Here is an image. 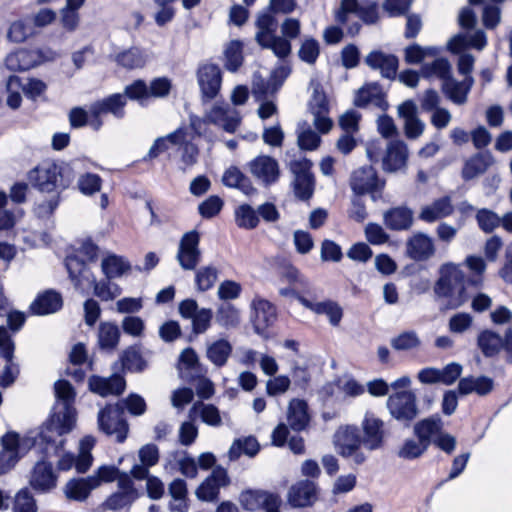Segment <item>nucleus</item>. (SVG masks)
<instances>
[{"label":"nucleus","instance_id":"f8f14e48","mask_svg":"<svg viewBox=\"0 0 512 512\" xmlns=\"http://www.w3.org/2000/svg\"><path fill=\"white\" fill-rule=\"evenodd\" d=\"M53 58L54 52L50 50L44 52L39 49H19L7 55L5 65L11 71H22Z\"/></svg>","mask_w":512,"mask_h":512},{"label":"nucleus","instance_id":"680f3d73","mask_svg":"<svg viewBox=\"0 0 512 512\" xmlns=\"http://www.w3.org/2000/svg\"><path fill=\"white\" fill-rule=\"evenodd\" d=\"M277 85L269 79L266 81L259 74H254L252 81V94L256 100H265L277 92Z\"/></svg>","mask_w":512,"mask_h":512},{"label":"nucleus","instance_id":"9d476101","mask_svg":"<svg viewBox=\"0 0 512 512\" xmlns=\"http://www.w3.org/2000/svg\"><path fill=\"white\" fill-rule=\"evenodd\" d=\"M350 186L356 195L370 194L372 199L376 200L384 183L378 179L372 166H363L354 170L351 174Z\"/></svg>","mask_w":512,"mask_h":512},{"label":"nucleus","instance_id":"2eb2a0df","mask_svg":"<svg viewBox=\"0 0 512 512\" xmlns=\"http://www.w3.org/2000/svg\"><path fill=\"white\" fill-rule=\"evenodd\" d=\"M312 96L309 102L310 111L314 116V126L321 133H327L332 127V120L327 116L328 101L318 82H312Z\"/></svg>","mask_w":512,"mask_h":512},{"label":"nucleus","instance_id":"1a4fd4ad","mask_svg":"<svg viewBox=\"0 0 512 512\" xmlns=\"http://www.w3.org/2000/svg\"><path fill=\"white\" fill-rule=\"evenodd\" d=\"M199 243L200 234L196 230L186 232L181 237L176 259L183 270H195L200 263L202 253Z\"/></svg>","mask_w":512,"mask_h":512},{"label":"nucleus","instance_id":"5fc2aeb1","mask_svg":"<svg viewBox=\"0 0 512 512\" xmlns=\"http://www.w3.org/2000/svg\"><path fill=\"white\" fill-rule=\"evenodd\" d=\"M421 73L426 78H439L443 83L452 76V67L446 58H437L432 63L423 65Z\"/></svg>","mask_w":512,"mask_h":512},{"label":"nucleus","instance_id":"0eeeda50","mask_svg":"<svg viewBox=\"0 0 512 512\" xmlns=\"http://www.w3.org/2000/svg\"><path fill=\"white\" fill-rule=\"evenodd\" d=\"M123 406L108 405L98 414L99 428L107 435L115 436L118 442H123L128 433V424L123 418Z\"/></svg>","mask_w":512,"mask_h":512},{"label":"nucleus","instance_id":"f3484780","mask_svg":"<svg viewBox=\"0 0 512 512\" xmlns=\"http://www.w3.org/2000/svg\"><path fill=\"white\" fill-rule=\"evenodd\" d=\"M318 485L310 480H300L287 493V501L294 508L312 506L318 498Z\"/></svg>","mask_w":512,"mask_h":512},{"label":"nucleus","instance_id":"c85d7f7f","mask_svg":"<svg viewBox=\"0 0 512 512\" xmlns=\"http://www.w3.org/2000/svg\"><path fill=\"white\" fill-rule=\"evenodd\" d=\"M453 212L452 199L449 196H444L424 205L419 213V219L426 223H433L449 217Z\"/></svg>","mask_w":512,"mask_h":512},{"label":"nucleus","instance_id":"603ef678","mask_svg":"<svg viewBox=\"0 0 512 512\" xmlns=\"http://www.w3.org/2000/svg\"><path fill=\"white\" fill-rule=\"evenodd\" d=\"M115 61L123 68L131 70L144 67L147 57L142 50L133 47L118 53L115 56Z\"/></svg>","mask_w":512,"mask_h":512},{"label":"nucleus","instance_id":"39448f33","mask_svg":"<svg viewBox=\"0 0 512 512\" xmlns=\"http://www.w3.org/2000/svg\"><path fill=\"white\" fill-rule=\"evenodd\" d=\"M241 117L235 108L227 103L216 102L205 112L203 118L193 116L190 118V126L198 136L208 137L207 124L221 127L228 133H234L240 125Z\"/></svg>","mask_w":512,"mask_h":512},{"label":"nucleus","instance_id":"13d9d810","mask_svg":"<svg viewBox=\"0 0 512 512\" xmlns=\"http://www.w3.org/2000/svg\"><path fill=\"white\" fill-rule=\"evenodd\" d=\"M439 49L436 47H421L418 44H413L406 47L404 51V58L408 64H419L426 58L436 57Z\"/></svg>","mask_w":512,"mask_h":512},{"label":"nucleus","instance_id":"cd10ccee","mask_svg":"<svg viewBox=\"0 0 512 512\" xmlns=\"http://www.w3.org/2000/svg\"><path fill=\"white\" fill-rule=\"evenodd\" d=\"M365 63L373 70H379L385 78L392 79L396 76L398 69V59L392 54L380 50L370 52Z\"/></svg>","mask_w":512,"mask_h":512},{"label":"nucleus","instance_id":"864d4df0","mask_svg":"<svg viewBox=\"0 0 512 512\" xmlns=\"http://www.w3.org/2000/svg\"><path fill=\"white\" fill-rule=\"evenodd\" d=\"M192 137L188 129L184 127V141L179 143L181 152V170L186 171L197 163L199 150L198 147L191 142Z\"/></svg>","mask_w":512,"mask_h":512},{"label":"nucleus","instance_id":"09e8293b","mask_svg":"<svg viewBox=\"0 0 512 512\" xmlns=\"http://www.w3.org/2000/svg\"><path fill=\"white\" fill-rule=\"evenodd\" d=\"M232 352V346L228 340L218 339L207 344L206 356L217 367L226 364Z\"/></svg>","mask_w":512,"mask_h":512},{"label":"nucleus","instance_id":"bf43d9fd","mask_svg":"<svg viewBox=\"0 0 512 512\" xmlns=\"http://www.w3.org/2000/svg\"><path fill=\"white\" fill-rule=\"evenodd\" d=\"M428 445L421 439H406L398 450V456L405 460H413L420 457L427 449Z\"/></svg>","mask_w":512,"mask_h":512},{"label":"nucleus","instance_id":"6ab92c4d","mask_svg":"<svg viewBox=\"0 0 512 512\" xmlns=\"http://www.w3.org/2000/svg\"><path fill=\"white\" fill-rule=\"evenodd\" d=\"M487 45V36L483 30L460 32L454 35L447 43L451 53H461L467 49L482 51Z\"/></svg>","mask_w":512,"mask_h":512},{"label":"nucleus","instance_id":"4468645a","mask_svg":"<svg viewBox=\"0 0 512 512\" xmlns=\"http://www.w3.org/2000/svg\"><path fill=\"white\" fill-rule=\"evenodd\" d=\"M362 446L374 451L382 448L385 439L384 422L371 412H366L361 422Z\"/></svg>","mask_w":512,"mask_h":512},{"label":"nucleus","instance_id":"b1692460","mask_svg":"<svg viewBox=\"0 0 512 512\" xmlns=\"http://www.w3.org/2000/svg\"><path fill=\"white\" fill-rule=\"evenodd\" d=\"M229 484V477L225 469L215 468L211 475L197 488L196 495L200 500L211 502L217 499L219 489Z\"/></svg>","mask_w":512,"mask_h":512},{"label":"nucleus","instance_id":"c756f323","mask_svg":"<svg viewBox=\"0 0 512 512\" xmlns=\"http://www.w3.org/2000/svg\"><path fill=\"white\" fill-rule=\"evenodd\" d=\"M473 84L474 79L472 76L465 77L463 81H457L451 76L442 83V91L454 104L463 105L467 101L468 93Z\"/></svg>","mask_w":512,"mask_h":512},{"label":"nucleus","instance_id":"393cba45","mask_svg":"<svg viewBox=\"0 0 512 512\" xmlns=\"http://www.w3.org/2000/svg\"><path fill=\"white\" fill-rule=\"evenodd\" d=\"M333 442L337 452L346 458L362 445L357 427L349 425L341 426L336 430Z\"/></svg>","mask_w":512,"mask_h":512},{"label":"nucleus","instance_id":"f257e3e1","mask_svg":"<svg viewBox=\"0 0 512 512\" xmlns=\"http://www.w3.org/2000/svg\"><path fill=\"white\" fill-rule=\"evenodd\" d=\"M57 404L50 419L39 433V444H45L47 455L59 454L64 440L61 438L69 433L76 423V410L73 407L75 392L68 381L59 380L54 385Z\"/></svg>","mask_w":512,"mask_h":512},{"label":"nucleus","instance_id":"052dcab7","mask_svg":"<svg viewBox=\"0 0 512 512\" xmlns=\"http://www.w3.org/2000/svg\"><path fill=\"white\" fill-rule=\"evenodd\" d=\"M93 293L102 301H111L121 295L122 289L118 284L106 278L105 280L96 281Z\"/></svg>","mask_w":512,"mask_h":512},{"label":"nucleus","instance_id":"6e6d98bb","mask_svg":"<svg viewBox=\"0 0 512 512\" xmlns=\"http://www.w3.org/2000/svg\"><path fill=\"white\" fill-rule=\"evenodd\" d=\"M120 331L116 324L103 322L98 330V343L102 349L112 350L119 341Z\"/></svg>","mask_w":512,"mask_h":512},{"label":"nucleus","instance_id":"473e14b6","mask_svg":"<svg viewBox=\"0 0 512 512\" xmlns=\"http://www.w3.org/2000/svg\"><path fill=\"white\" fill-rule=\"evenodd\" d=\"M56 482L52 465L45 461L37 462L31 475V486L37 491L47 492L56 486Z\"/></svg>","mask_w":512,"mask_h":512},{"label":"nucleus","instance_id":"aec40b11","mask_svg":"<svg viewBox=\"0 0 512 512\" xmlns=\"http://www.w3.org/2000/svg\"><path fill=\"white\" fill-rule=\"evenodd\" d=\"M249 172L264 185L275 183L279 178L278 162L267 155H259L248 163Z\"/></svg>","mask_w":512,"mask_h":512},{"label":"nucleus","instance_id":"dca6fc26","mask_svg":"<svg viewBox=\"0 0 512 512\" xmlns=\"http://www.w3.org/2000/svg\"><path fill=\"white\" fill-rule=\"evenodd\" d=\"M125 105L126 96L122 94H113L101 101L93 103L90 106V113L95 119L90 120V126L98 130L102 125L100 117L106 113H111L117 118H122L124 116Z\"/></svg>","mask_w":512,"mask_h":512},{"label":"nucleus","instance_id":"bb28decb","mask_svg":"<svg viewBox=\"0 0 512 512\" xmlns=\"http://www.w3.org/2000/svg\"><path fill=\"white\" fill-rule=\"evenodd\" d=\"M254 309L253 326L256 333L262 335L276 320V308L267 300L255 298L252 301Z\"/></svg>","mask_w":512,"mask_h":512},{"label":"nucleus","instance_id":"49530a36","mask_svg":"<svg viewBox=\"0 0 512 512\" xmlns=\"http://www.w3.org/2000/svg\"><path fill=\"white\" fill-rule=\"evenodd\" d=\"M179 375L186 381H192L199 372L198 356L191 348L182 351L178 363Z\"/></svg>","mask_w":512,"mask_h":512},{"label":"nucleus","instance_id":"4c0bfd02","mask_svg":"<svg viewBox=\"0 0 512 512\" xmlns=\"http://www.w3.org/2000/svg\"><path fill=\"white\" fill-rule=\"evenodd\" d=\"M384 223L391 230H407L413 224V212L407 207H396L384 214Z\"/></svg>","mask_w":512,"mask_h":512},{"label":"nucleus","instance_id":"8fccbe9b","mask_svg":"<svg viewBox=\"0 0 512 512\" xmlns=\"http://www.w3.org/2000/svg\"><path fill=\"white\" fill-rule=\"evenodd\" d=\"M183 141L184 127H180L174 132L168 134L167 136L157 138L150 147L147 157L150 159H154L158 157L161 153L168 150L170 145L176 146Z\"/></svg>","mask_w":512,"mask_h":512},{"label":"nucleus","instance_id":"72a5a7b5","mask_svg":"<svg viewBox=\"0 0 512 512\" xmlns=\"http://www.w3.org/2000/svg\"><path fill=\"white\" fill-rule=\"evenodd\" d=\"M408 157L407 146L402 141H392L387 147L386 156L383 159V168L389 172H395L406 165Z\"/></svg>","mask_w":512,"mask_h":512},{"label":"nucleus","instance_id":"79ce46f5","mask_svg":"<svg viewBox=\"0 0 512 512\" xmlns=\"http://www.w3.org/2000/svg\"><path fill=\"white\" fill-rule=\"evenodd\" d=\"M494 382L491 378L486 376L481 377H466L462 378L458 384V391L462 395H468L473 392L478 395H486L493 389Z\"/></svg>","mask_w":512,"mask_h":512},{"label":"nucleus","instance_id":"0e129e2a","mask_svg":"<svg viewBox=\"0 0 512 512\" xmlns=\"http://www.w3.org/2000/svg\"><path fill=\"white\" fill-rule=\"evenodd\" d=\"M235 219L236 224L244 229H253L259 222L256 211L247 204L241 205L236 209Z\"/></svg>","mask_w":512,"mask_h":512},{"label":"nucleus","instance_id":"f03ea898","mask_svg":"<svg viewBox=\"0 0 512 512\" xmlns=\"http://www.w3.org/2000/svg\"><path fill=\"white\" fill-rule=\"evenodd\" d=\"M256 42L265 49H270L279 59H285L291 53L289 39H295L300 34V22L294 18H287L281 25L283 36H277V23L269 13H262L256 20Z\"/></svg>","mask_w":512,"mask_h":512},{"label":"nucleus","instance_id":"e433bc0d","mask_svg":"<svg viewBox=\"0 0 512 512\" xmlns=\"http://www.w3.org/2000/svg\"><path fill=\"white\" fill-rule=\"evenodd\" d=\"M62 307V297L59 293L48 290L40 294L31 304V310L37 315L55 313Z\"/></svg>","mask_w":512,"mask_h":512},{"label":"nucleus","instance_id":"de8ad7c7","mask_svg":"<svg viewBox=\"0 0 512 512\" xmlns=\"http://www.w3.org/2000/svg\"><path fill=\"white\" fill-rule=\"evenodd\" d=\"M477 344L484 356L493 357L502 349L503 337L492 330L485 329L479 333Z\"/></svg>","mask_w":512,"mask_h":512},{"label":"nucleus","instance_id":"5701e85b","mask_svg":"<svg viewBox=\"0 0 512 512\" xmlns=\"http://www.w3.org/2000/svg\"><path fill=\"white\" fill-rule=\"evenodd\" d=\"M406 254L414 261H426L434 256L433 239L422 232L414 233L406 242Z\"/></svg>","mask_w":512,"mask_h":512},{"label":"nucleus","instance_id":"7ed1b4c3","mask_svg":"<svg viewBox=\"0 0 512 512\" xmlns=\"http://www.w3.org/2000/svg\"><path fill=\"white\" fill-rule=\"evenodd\" d=\"M434 291L441 298L447 309H457L469 299L465 287V274L459 265L444 264L440 269V277Z\"/></svg>","mask_w":512,"mask_h":512},{"label":"nucleus","instance_id":"e2e57ef3","mask_svg":"<svg viewBox=\"0 0 512 512\" xmlns=\"http://www.w3.org/2000/svg\"><path fill=\"white\" fill-rule=\"evenodd\" d=\"M243 45L238 40H232L229 42L225 49V66L230 71H236L242 64L243 55H242Z\"/></svg>","mask_w":512,"mask_h":512},{"label":"nucleus","instance_id":"9b49d317","mask_svg":"<svg viewBox=\"0 0 512 512\" xmlns=\"http://www.w3.org/2000/svg\"><path fill=\"white\" fill-rule=\"evenodd\" d=\"M96 440L88 435L79 442V453L77 458L72 453H63L58 460L60 470H69L75 466L78 473H85L92 465L93 457L91 450L95 446Z\"/></svg>","mask_w":512,"mask_h":512},{"label":"nucleus","instance_id":"412c9836","mask_svg":"<svg viewBox=\"0 0 512 512\" xmlns=\"http://www.w3.org/2000/svg\"><path fill=\"white\" fill-rule=\"evenodd\" d=\"M14 344L6 328L0 326V354L6 360L3 371L0 373V385L10 386L18 375V368L13 364Z\"/></svg>","mask_w":512,"mask_h":512},{"label":"nucleus","instance_id":"774afa93","mask_svg":"<svg viewBox=\"0 0 512 512\" xmlns=\"http://www.w3.org/2000/svg\"><path fill=\"white\" fill-rule=\"evenodd\" d=\"M320 136L306 123L299 126L298 145L303 150H314L320 144Z\"/></svg>","mask_w":512,"mask_h":512},{"label":"nucleus","instance_id":"c03bdc74","mask_svg":"<svg viewBox=\"0 0 512 512\" xmlns=\"http://www.w3.org/2000/svg\"><path fill=\"white\" fill-rule=\"evenodd\" d=\"M97 488V483L90 477L70 480L65 486V494L69 499L84 501L90 492Z\"/></svg>","mask_w":512,"mask_h":512},{"label":"nucleus","instance_id":"20e7f679","mask_svg":"<svg viewBox=\"0 0 512 512\" xmlns=\"http://www.w3.org/2000/svg\"><path fill=\"white\" fill-rule=\"evenodd\" d=\"M66 172H70L69 165L61 167L52 162H44L29 171L28 180L42 193L59 195L69 186L73 178V175L65 177Z\"/></svg>","mask_w":512,"mask_h":512},{"label":"nucleus","instance_id":"338daca9","mask_svg":"<svg viewBox=\"0 0 512 512\" xmlns=\"http://www.w3.org/2000/svg\"><path fill=\"white\" fill-rule=\"evenodd\" d=\"M217 321L226 328L236 327L240 323V312L231 304H223L218 309Z\"/></svg>","mask_w":512,"mask_h":512},{"label":"nucleus","instance_id":"37998d69","mask_svg":"<svg viewBox=\"0 0 512 512\" xmlns=\"http://www.w3.org/2000/svg\"><path fill=\"white\" fill-rule=\"evenodd\" d=\"M493 164V157L489 153H478L466 161L462 176L465 180H471L483 174Z\"/></svg>","mask_w":512,"mask_h":512},{"label":"nucleus","instance_id":"a211bd4d","mask_svg":"<svg viewBox=\"0 0 512 512\" xmlns=\"http://www.w3.org/2000/svg\"><path fill=\"white\" fill-rule=\"evenodd\" d=\"M65 265L74 287L82 294H88L97 281L93 272L76 257H68Z\"/></svg>","mask_w":512,"mask_h":512},{"label":"nucleus","instance_id":"2f4dec72","mask_svg":"<svg viewBox=\"0 0 512 512\" xmlns=\"http://www.w3.org/2000/svg\"><path fill=\"white\" fill-rule=\"evenodd\" d=\"M125 386V380L120 375H113L108 378L92 376L89 379L90 390L102 397L120 395L124 391Z\"/></svg>","mask_w":512,"mask_h":512},{"label":"nucleus","instance_id":"423d86ee","mask_svg":"<svg viewBox=\"0 0 512 512\" xmlns=\"http://www.w3.org/2000/svg\"><path fill=\"white\" fill-rule=\"evenodd\" d=\"M0 475L9 472L34 445L31 438L9 431L1 437Z\"/></svg>","mask_w":512,"mask_h":512},{"label":"nucleus","instance_id":"69168bd1","mask_svg":"<svg viewBox=\"0 0 512 512\" xmlns=\"http://www.w3.org/2000/svg\"><path fill=\"white\" fill-rule=\"evenodd\" d=\"M34 33V28L30 22L18 20L10 25L7 37L12 42L20 43L25 41L29 36L33 35Z\"/></svg>","mask_w":512,"mask_h":512},{"label":"nucleus","instance_id":"ea45409f","mask_svg":"<svg viewBox=\"0 0 512 512\" xmlns=\"http://www.w3.org/2000/svg\"><path fill=\"white\" fill-rule=\"evenodd\" d=\"M287 420L293 430H304L310 420L306 402L300 399H292L288 406Z\"/></svg>","mask_w":512,"mask_h":512},{"label":"nucleus","instance_id":"4d7b16f0","mask_svg":"<svg viewBox=\"0 0 512 512\" xmlns=\"http://www.w3.org/2000/svg\"><path fill=\"white\" fill-rule=\"evenodd\" d=\"M219 271L213 265L200 267L195 272V285L198 291L205 292L210 290L218 279Z\"/></svg>","mask_w":512,"mask_h":512},{"label":"nucleus","instance_id":"4be33fe9","mask_svg":"<svg viewBox=\"0 0 512 512\" xmlns=\"http://www.w3.org/2000/svg\"><path fill=\"white\" fill-rule=\"evenodd\" d=\"M398 115L404 120L407 138L417 139L423 134L426 124L419 118L417 106L412 100H407L398 106Z\"/></svg>","mask_w":512,"mask_h":512},{"label":"nucleus","instance_id":"f704fd0d","mask_svg":"<svg viewBox=\"0 0 512 512\" xmlns=\"http://www.w3.org/2000/svg\"><path fill=\"white\" fill-rule=\"evenodd\" d=\"M443 432V422L439 415H433L420 420L414 426V434L417 438L426 442L429 446L434 439Z\"/></svg>","mask_w":512,"mask_h":512},{"label":"nucleus","instance_id":"a18cd8bd","mask_svg":"<svg viewBox=\"0 0 512 512\" xmlns=\"http://www.w3.org/2000/svg\"><path fill=\"white\" fill-rule=\"evenodd\" d=\"M222 182L227 187L239 189L245 195H252L255 192L250 179L235 166L229 167L224 172Z\"/></svg>","mask_w":512,"mask_h":512},{"label":"nucleus","instance_id":"58836bf2","mask_svg":"<svg viewBox=\"0 0 512 512\" xmlns=\"http://www.w3.org/2000/svg\"><path fill=\"white\" fill-rule=\"evenodd\" d=\"M101 270L105 278L112 280L127 274L131 270V265L124 257L109 254L102 259Z\"/></svg>","mask_w":512,"mask_h":512},{"label":"nucleus","instance_id":"c9c22d12","mask_svg":"<svg viewBox=\"0 0 512 512\" xmlns=\"http://www.w3.org/2000/svg\"><path fill=\"white\" fill-rule=\"evenodd\" d=\"M299 302L316 314L326 315L333 326H337L342 318V308L333 301L312 302L304 297H299Z\"/></svg>","mask_w":512,"mask_h":512},{"label":"nucleus","instance_id":"a878e982","mask_svg":"<svg viewBox=\"0 0 512 512\" xmlns=\"http://www.w3.org/2000/svg\"><path fill=\"white\" fill-rule=\"evenodd\" d=\"M221 72L218 66L206 64L198 70V83L202 94L208 99L214 98L221 87Z\"/></svg>","mask_w":512,"mask_h":512},{"label":"nucleus","instance_id":"a19ab883","mask_svg":"<svg viewBox=\"0 0 512 512\" xmlns=\"http://www.w3.org/2000/svg\"><path fill=\"white\" fill-rule=\"evenodd\" d=\"M197 416H200L201 420L209 426L219 427L222 424L220 411L212 404L195 402L189 410L188 417L195 419Z\"/></svg>","mask_w":512,"mask_h":512},{"label":"nucleus","instance_id":"3c124183","mask_svg":"<svg viewBox=\"0 0 512 512\" xmlns=\"http://www.w3.org/2000/svg\"><path fill=\"white\" fill-rule=\"evenodd\" d=\"M259 451V443L255 437L248 436L234 440L229 451L228 457L230 460L238 459L242 454L249 457L255 456Z\"/></svg>","mask_w":512,"mask_h":512},{"label":"nucleus","instance_id":"6e6552de","mask_svg":"<svg viewBox=\"0 0 512 512\" xmlns=\"http://www.w3.org/2000/svg\"><path fill=\"white\" fill-rule=\"evenodd\" d=\"M387 408L397 421L410 423L418 415L416 395L411 390L398 391L387 399Z\"/></svg>","mask_w":512,"mask_h":512},{"label":"nucleus","instance_id":"ddd939ff","mask_svg":"<svg viewBox=\"0 0 512 512\" xmlns=\"http://www.w3.org/2000/svg\"><path fill=\"white\" fill-rule=\"evenodd\" d=\"M353 17L367 24L376 23L378 20L376 3H370L364 7L357 0H342L340 8L336 13V20L341 24H346Z\"/></svg>","mask_w":512,"mask_h":512},{"label":"nucleus","instance_id":"7c9ffc66","mask_svg":"<svg viewBox=\"0 0 512 512\" xmlns=\"http://www.w3.org/2000/svg\"><path fill=\"white\" fill-rule=\"evenodd\" d=\"M354 103L358 107L371 105L381 110H386L388 107L385 94L377 83L366 84L360 88L355 96Z\"/></svg>","mask_w":512,"mask_h":512}]
</instances>
